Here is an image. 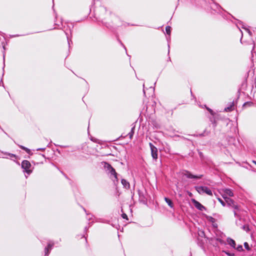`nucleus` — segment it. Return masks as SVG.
Returning a JSON list of instances; mask_svg holds the SVG:
<instances>
[{
	"instance_id": "nucleus-6",
	"label": "nucleus",
	"mask_w": 256,
	"mask_h": 256,
	"mask_svg": "<svg viewBox=\"0 0 256 256\" xmlns=\"http://www.w3.org/2000/svg\"><path fill=\"white\" fill-rule=\"evenodd\" d=\"M22 168L26 170L27 172H28L29 170H28V169L29 168H30V162L28 161V160H24L22 162Z\"/></svg>"
},
{
	"instance_id": "nucleus-13",
	"label": "nucleus",
	"mask_w": 256,
	"mask_h": 256,
	"mask_svg": "<svg viewBox=\"0 0 256 256\" xmlns=\"http://www.w3.org/2000/svg\"><path fill=\"white\" fill-rule=\"evenodd\" d=\"M234 109V105L233 104H231L230 106L225 108L224 110L226 112H230Z\"/></svg>"
},
{
	"instance_id": "nucleus-23",
	"label": "nucleus",
	"mask_w": 256,
	"mask_h": 256,
	"mask_svg": "<svg viewBox=\"0 0 256 256\" xmlns=\"http://www.w3.org/2000/svg\"><path fill=\"white\" fill-rule=\"evenodd\" d=\"M21 148H22V149L25 150H28V149H27L26 148H24V146H21Z\"/></svg>"
},
{
	"instance_id": "nucleus-24",
	"label": "nucleus",
	"mask_w": 256,
	"mask_h": 256,
	"mask_svg": "<svg viewBox=\"0 0 256 256\" xmlns=\"http://www.w3.org/2000/svg\"><path fill=\"white\" fill-rule=\"evenodd\" d=\"M234 214L235 216H236L237 214L236 211H234Z\"/></svg>"
},
{
	"instance_id": "nucleus-7",
	"label": "nucleus",
	"mask_w": 256,
	"mask_h": 256,
	"mask_svg": "<svg viewBox=\"0 0 256 256\" xmlns=\"http://www.w3.org/2000/svg\"><path fill=\"white\" fill-rule=\"evenodd\" d=\"M192 202L195 207L199 210H202L204 209V207L196 200H192Z\"/></svg>"
},
{
	"instance_id": "nucleus-18",
	"label": "nucleus",
	"mask_w": 256,
	"mask_h": 256,
	"mask_svg": "<svg viewBox=\"0 0 256 256\" xmlns=\"http://www.w3.org/2000/svg\"><path fill=\"white\" fill-rule=\"evenodd\" d=\"M244 246L247 250H250V248L248 242H246L244 243Z\"/></svg>"
},
{
	"instance_id": "nucleus-9",
	"label": "nucleus",
	"mask_w": 256,
	"mask_h": 256,
	"mask_svg": "<svg viewBox=\"0 0 256 256\" xmlns=\"http://www.w3.org/2000/svg\"><path fill=\"white\" fill-rule=\"evenodd\" d=\"M54 244H49L46 248H45V254L48 255L49 253L50 250H51L52 246H53Z\"/></svg>"
},
{
	"instance_id": "nucleus-11",
	"label": "nucleus",
	"mask_w": 256,
	"mask_h": 256,
	"mask_svg": "<svg viewBox=\"0 0 256 256\" xmlns=\"http://www.w3.org/2000/svg\"><path fill=\"white\" fill-rule=\"evenodd\" d=\"M164 200H165L166 202L168 204V205L170 208H173L174 204H173L172 201L170 200L169 198H164Z\"/></svg>"
},
{
	"instance_id": "nucleus-19",
	"label": "nucleus",
	"mask_w": 256,
	"mask_h": 256,
	"mask_svg": "<svg viewBox=\"0 0 256 256\" xmlns=\"http://www.w3.org/2000/svg\"><path fill=\"white\" fill-rule=\"evenodd\" d=\"M236 248V250L238 251H242V246L241 245L238 246V247Z\"/></svg>"
},
{
	"instance_id": "nucleus-3",
	"label": "nucleus",
	"mask_w": 256,
	"mask_h": 256,
	"mask_svg": "<svg viewBox=\"0 0 256 256\" xmlns=\"http://www.w3.org/2000/svg\"><path fill=\"white\" fill-rule=\"evenodd\" d=\"M150 146L151 150V154L152 158L154 160L158 158V150L152 143H150Z\"/></svg>"
},
{
	"instance_id": "nucleus-20",
	"label": "nucleus",
	"mask_w": 256,
	"mask_h": 256,
	"mask_svg": "<svg viewBox=\"0 0 256 256\" xmlns=\"http://www.w3.org/2000/svg\"><path fill=\"white\" fill-rule=\"evenodd\" d=\"M224 252H225L227 255H228V256H234V254H231V253H229L227 252H226V251H223Z\"/></svg>"
},
{
	"instance_id": "nucleus-4",
	"label": "nucleus",
	"mask_w": 256,
	"mask_h": 256,
	"mask_svg": "<svg viewBox=\"0 0 256 256\" xmlns=\"http://www.w3.org/2000/svg\"><path fill=\"white\" fill-rule=\"evenodd\" d=\"M220 194L222 196V194H225V196L228 197L229 196H233L234 194L232 190L230 189L226 188V189H222L220 192Z\"/></svg>"
},
{
	"instance_id": "nucleus-26",
	"label": "nucleus",
	"mask_w": 256,
	"mask_h": 256,
	"mask_svg": "<svg viewBox=\"0 0 256 256\" xmlns=\"http://www.w3.org/2000/svg\"><path fill=\"white\" fill-rule=\"evenodd\" d=\"M253 162L256 164V162L254 161Z\"/></svg>"
},
{
	"instance_id": "nucleus-15",
	"label": "nucleus",
	"mask_w": 256,
	"mask_h": 256,
	"mask_svg": "<svg viewBox=\"0 0 256 256\" xmlns=\"http://www.w3.org/2000/svg\"><path fill=\"white\" fill-rule=\"evenodd\" d=\"M166 32L168 34L170 35V31H171V28L170 26H167L166 28Z\"/></svg>"
},
{
	"instance_id": "nucleus-10",
	"label": "nucleus",
	"mask_w": 256,
	"mask_h": 256,
	"mask_svg": "<svg viewBox=\"0 0 256 256\" xmlns=\"http://www.w3.org/2000/svg\"><path fill=\"white\" fill-rule=\"evenodd\" d=\"M122 184L125 188H130V184L126 180L122 179Z\"/></svg>"
},
{
	"instance_id": "nucleus-17",
	"label": "nucleus",
	"mask_w": 256,
	"mask_h": 256,
	"mask_svg": "<svg viewBox=\"0 0 256 256\" xmlns=\"http://www.w3.org/2000/svg\"><path fill=\"white\" fill-rule=\"evenodd\" d=\"M134 128H132L131 132L128 134L130 138H132L134 134Z\"/></svg>"
},
{
	"instance_id": "nucleus-16",
	"label": "nucleus",
	"mask_w": 256,
	"mask_h": 256,
	"mask_svg": "<svg viewBox=\"0 0 256 256\" xmlns=\"http://www.w3.org/2000/svg\"><path fill=\"white\" fill-rule=\"evenodd\" d=\"M218 200L220 202V203L222 204V206H226V202L224 201H223L221 198H218Z\"/></svg>"
},
{
	"instance_id": "nucleus-1",
	"label": "nucleus",
	"mask_w": 256,
	"mask_h": 256,
	"mask_svg": "<svg viewBox=\"0 0 256 256\" xmlns=\"http://www.w3.org/2000/svg\"><path fill=\"white\" fill-rule=\"evenodd\" d=\"M222 198L224 199L226 202L228 206H232L234 210H238V206L235 203V202L231 198L225 196V194H222Z\"/></svg>"
},
{
	"instance_id": "nucleus-8",
	"label": "nucleus",
	"mask_w": 256,
	"mask_h": 256,
	"mask_svg": "<svg viewBox=\"0 0 256 256\" xmlns=\"http://www.w3.org/2000/svg\"><path fill=\"white\" fill-rule=\"evenodd\" d=\"M227 242L232 247H233L234 248H236V242H234V240L230 238H228L227 239Z\"/></svg>"
},
{
	"instance_id": "nucleus-5",
	"label": "nucleus",
	"mask_w": 256,
	"mask_h": 256,
	"mask_svg": "<svg viewBox=\"0 0 256 256\" xmlns=\"http://www.w3.org/2000/svg\"><path fill=\"white\" fill-rule=\"evenodd\" d=\"M184 176H186L188 178H200L202 175L200 176H194L190 172L188 171H184L182 172Z\"/></svg>"
},
{
	"instance_id": "nucleus-21",
	"label": "nucleus",
	"mask_w": 256,
	"mask_h": 256,
	"mask_svg": "<svg viewBox=\"0 0 256 256\" xmlns=\"http://www.w3.org/2000/svg\"><path fill=\"white\" fill-rule=\"evenodd\" d=\"M207 110L210 112V114H213V112H212V110L211 109L207 108Z\"/></svg>"
},
{
	"instance_id": "nucleus-25",
	"label": "nucleus",
	"mask_w": 256,
	"mask_h": 256,
	"mask_svg": "<svg viewBox=\"0 0 256 256\" xmlns=\"http://www.w3.org/2000/svg\"><path fill=\"white\" fill-rule=\"evenodd\" d=\"M200 156H202V152H200Z\"/></svg>"
},
{
	"instance_id": "nucleus-22",
	"label": "nucleus",
	"mask_w": 256,
	"mask_h": 256,
	"mask_svg": "<svg viewBox=\"0 0 256 256\" xmlns=\"http://www.w3.org/2000/svg\"><path fill=\"white\" fill-rule=\"evenodd\" d=\"M122 217L124 218H127V216L126 214H122Z\"/></svg>"
},
{
	"instance_id": "nucleus-2",
	"label": "nucleus",
	"mask_w": 256,
	"mask_h": 256,
	"mask_svg": "<svg viewBox=\"0 0 256 256\" xmlns=\"http://www.w3.org/2000/svg\"><path fill=\"white\" fill-rule=\"evenodd\" d=\"M196 190L200 194L206 193L208 195L212 196L211 190L206 186H198L196 188Z\"/></svg>"
},
{
	"instance_id": "nucleus-12",
	"label": "nucleus",
	"mask_w": 256,
	"mask_h": 256,
	"mask_svg": "<svg viewBox=\"0 0 256 256\" xmlns=\"http://www.w3.org/2000/svg\"><path fill=\"white\" fill-rule=\"evenodd\" d=\"M109 172L112 175L114 176L116 179V180L118 179V178H117V174L115 170L113 168H111L110 170H109Z\"/></svg>"
},
{
	"instance_id": "nucleus-14",
	"label": "nucleus",
	"mask_w": 256,
	"mask_h": 256,
	"mask_svg": "<svg viewBox=\"0 0 256 256\" xmlns=\"http://www.w3.org/2000/svg\"><path fill=\"white\" fill-rule=\"evenodd\" d=\"M104 168L107 170L108 171L110 170V169L112 168L110 164L106 162H105L104 164Z\"/></svg>"
}]
</instances>
